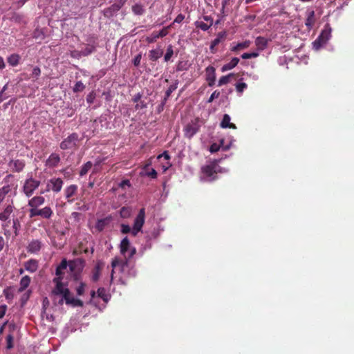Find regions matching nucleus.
<instances>
[{
  "label": "nucleus",
  "instance_id": "obj_1",
  "mask_svg": "<svg viewBox=\"0 0 354 354\" xmlns=\"http://www.w3.org/2000/svg\"><path fill=\"white\" fill-rule=\"evenodd\" d=\"M112 271L111 274V280L113 279V274L117 272L121 274L120 281L124 283V279L133 277L136 274V271L133 266H131L127 259H121L118 257H115L111 261Z\"/></svg>",
  "mask_w": 354,
  "mask_h": 354
},
{
  "label": "nucleus",
  "instance_id": "obj_2",
  "mask_svg": "<svg viewBox=\"0 0 354 354\" xmlns=\"http://www.w3.org/2000/svg\"><path fill=\"white\" fill-rule=\"evenodd\" d=\"M145 222V208H141L134 219L133 227L131 228L129 225L122 223L121 224L120 231L122 234L130 233L132 236H136L142 231Z\"/></svg>",
  "mask_w": 354,
  "mask_h": 354
},
{
  "label": "nucleus",
  "instance_id": "obj_3",
  "mask_svg": "<svg viewBox=\"0 0 354 354\" xmlns=\"http://www.w3.org/2000/svg\"><path fill=\"white\" fill-rule=\"evenodd\" d=\"M67 8H64L67 17L78 18L83 15L82 10L83 7L86 6V3H82L79 0H67Z\"/></svg>",
  "mask_w": 354,
  "mask_h": 354
},
{
  "label": "nucleus",
  "instance_id": "obj_4",
  "mask_svg": "<svg viewBox=\"0 0 354 354\" xmlns=\"http://www.w3.org/2000/svg\"><path fill=\"white\" fill-rule=\"evenodd\" d=\"M332 28L329 24H326L318 37L313 42V48L315 50H319L326 44L331 37Z\"/></svg>",
  "mask_w": 354,
  "mask_h": 354
},
{
  "label": "nucleus",
  "instance_id": "obj_5",
  "mask_svg": "<svg viewBox=\"0 0 354 354\" xmlns=\"http://www.w3.org/2000/svg\"><path fill=\"white\" fill-rule=\"evenodd\" d=\"M220 167L215 163H211L201 167V179L205 181H212L216 179V174L221 171Z\"/></svg>",
  "mask_w": 354,
  "mask_h": 354
},
{
  "label": "nucleus",
  "instance_id": "obj_6",
  "mask_svg": "<svg viewBox=\"0 0 354 354\" xmlns=\"http://www.w3.org/2000/svg\"><path fill=\"white\" fill-rule=\"evenodd\" d=\"M40 184L41 182L39 180L33 178L31 174L28 175L22 187V191L26 196L29 198L34 194V192L39 187Z\"/></svg>",
  "mask_w": 354,
  "mask_h": 354
},
{
  "label": "nucleus",
  "instance_id": "obj_7",
  "mask_svg": "<svg viewBox=\"0 0 354 354\" xmlns=\"http://www.w3.org/2000/svg\"><path fill=\"white\" fill-rule=\"evenodd\" d=\"M120 253L124 256L125 259H130L136 254V250L130 244L129 239L124 237L120 243Z\"/></svg>",
  "mask_w": 354,
  "mask_h": 354
},
{
  "label": "nucleus",
  "instance_id": "obj_8",
  "mask_svg": "<svg viewBox=\"0 0 354 354\" xmlns=\"http://www.w3.org/2000/svg\"><path fill=\"white\" fill-rule=\"evenodd\" d=\"M200 127L199 119L195 118L192 120L190 122L187 124L183 129L185 137L191 139L199 131Z\"/></svg>",
  "mask_w": 354,
  "mask_h": 354
},
{
  "label": "nucleus",
  "instance_id": "obj_9",
  "mask_svg": "<svg viewBox=\"0 0 354 354\" xmlns=\"http://www.w3.org/2000/svg\"><path fill=\"white\" fill-rule=\"evenodd\" d=\"M78 140L79 137L77 133H73L62 141L59 147L63 150L74 149L77 147Z\"/></svg>",
  "mask_w": 354,
  "mask_h": 354
},
{
  "label": "nucleus",
  "instance_id": "obj_10",
  "mask_svg": "<svg viewBox=\"0 0 354 354\" xmlns=\"http://www.w3.org/2000/svg\"><path fill=\"white\" fill-rule=\"evenodd\" d=\"M62 185L63 180L60 178H50L47 182L46 189L41 192L40 194H44L46 192H49L50 190H52L55 193H58L61 191Z\"/></svg>",
  "mask_w": 354,
  "mask_h": 354
},
{
  "label": "nucleus",
  "instance_id": "obj_11",
  "mask_svg": "<svg viewBox=\"0 0 354 354\" xmlns=\"http://www.w3.org/2000/svg\"><path fill=\"white\" fill-rule=\"evenodd\" d=\"M126 0H117L110 7L104 10V15L106 17L110 18L114 16L120 9L123 6Z\"/></svg>",
  "mask_w": 354,
  "mask_h": 354
},
{
  "label": "nucleus",
  "instance_id": "obj_12",
  "mask_svg": "<svg viewBox=\"0 0 354 354\" xmlns=\"http://www.w3.org/2000/svg\"><path fill=\"white\" fill-rule=\"evenodd\" d=\"M45 203L44 197L41 196H35L30 198L28 202V206L30 207L29 214H32L39 209Z\"/></svg>",
  "mask_w": 354,
  "mask_h": 354
},
{
  "label": "nucleus",
  "instance_id": "obj_13",
  "mask_svg": "<svg viewBox=\"0 0 354 354\" xmlns=\"http://www.w3.org/2000/svg\"><path fill=\"white\" fill-rule=\"evenodd\" d=\"M53 215V211L49 206H46L41 209H38L32 214H29L30 218L40 216L44 219H50Z\"/></svg>",
  "mask_w": 354,
  "mask_h": 354
},
{
  "label": "nucleus",
  "instance_id": "obj_14",
  "mask_svg": "<svg viewBox=\"0 0 354 354\" xmlns=\"http://www.w3.org/2000/svg\"><path fill=\"white\" fill-rule=\"evenodd\" d=\"M77 261H70L68 263L69 268L71 271H73L76 266ZM68 262L66 259L62 260L59 265L56 268V275L57 277H61V276L64 274L63 271L67 268Z\"/></svg>",
  "mask_w": 354,
  "mask_h": 354
},
{
  "label": "nucleus",
  "instance_id": "obj_15",
  "mask_svg": "<svg viewBox=\"0 0 354 354\" xmlns=\"http://www.w3.org/2000/svg\"><path fill=\"white\" fill-rule=\"evenodd\" d=\"M63 300L65 301L66 304L71 305L73 307L83 306V302L80 299H76L74 297L71 296L69 290L65 292L64 298H62L59 303L62 302Z\"/></svg>",
  "mask_w": 354,
  "mask_h": 354
},
{
  "label": "nucleus",
  "instance_id": "obj_16",
  "mask_svg": "<svg viewBox=\"0 0 354 354\" xmlns=\"http://www.w3.org/2000/svg\"><path fill=\"white\" fill-rule=\"evenodd\" d=\"M44 244L39 239L30 241L26 248L27 252L30 254H38L41 250Z\"/></svg>",
  "mask_w": 354,
  "mask_h": 354
},
{
  "label": "nucleus",
  "instance_id": "obj_17",
  "mask_svg": "<svg viewBox=\"0 0 354 354\" xmlns=\"http://www.w3.org/2000/svg\"><path fill=\"white\" fill-rule=\"evenodd\" d=\"M171 26L172 24L163 28L158 32H153L149 37H147V41L148 43H153L155 42L157 39L167 36L168 35V29H169L171 27Z\"/></svg>",
  "mask_w": 354,
  "mask_h": 354
},
{
  "label": "nucleus",
  "instance_id": "obj_18",
  "mask_svg": "<svg viewBox=\"0 0 354 354\" xmlns=\"http://www.w3.org/2000/svg\"><path fill=\"white\" fill-rule=\"evenodd\" d=\"M205 80L209 86H212L216 81V69L212 66H209L205 68Z\"/></svg>",
  "mask_w": 354,
  "mask_h": 354
},
{
  "label": "nucleus",
  "instance_id": "obj_19",
  "mask_svg": "<svg viewBox=\"0 0 354 354\" xmlns=\"http://www.w3.org/2000/svg\"><path fill=\"white\" fill-rule=\"evenodd\" d=\"M8 166L14 172L19 173L23 171L25 167V162L23 160H11L8 162Z\"/></svg>",
  "mask_w": 354,
  "mask_h": 354
},
{
  "label": "nucleus",
  "instance_id": "obj_20",
  "mask_svg": "<svg viewBox=\"0 0 354 354\" xmlns=\"http://www.w3.org/2000/svg\"><path fill=\"white\" fill-rule=\"evenodd\" d=\"M61 280H62V277H56L53 279V281L56 283V286L53 289V293L55 295H62V298H64L65 292L68 290V289L65 288L64 287V285L62 283Z\"/></svg>",
  "mask_w": 354,
  "mask_h": 354
},
{
  "label": "nucleus",
  "instance_id": "obj_21",
  "mask_svg": "<svg viewBox=\"0 0 354 354\" xmlns=\"http://www.w3.org/2000/svg\"><path fill=\"white\" fill-rule=\"evenodd\" d=\"M39 268V262L37 260L31 259L24 263V269L30 272H35Z\"/></svg>",
  "mask_w": 354,
  "mask_h": 354
},
{
  "label": "nucleus",
  "instance_id": "obj_22",
  "mask_svg": "<svg viewBox=\"0 0 354 354\" xmlns=\"http://www.w3.org/2000/svg\"><path fill=\"white\" fill-rule=\"evenodd\" d=\"M315 23V12L314 10H307L305 25L310 30Z\"/></svg>",
  "mask_w": 354,
  "mask_h": 354
},
{
  "label": "nucleus",
  "instance_id": "obj_23",
  "mask_svg": "<svg viewBox=\"0 0 354 354\" xmlns=\"http://www.w3.org/2000/svg\"><path fill=\"white\" fill-rule=\"evenodd\" d=\"M159 234H160V232H159L158 230H153L149 234H147L145 236L146 243L145 244V245H143L142 249L145 250L151 248V239H156L159 236Z\"/></svg>",
  "mask_w": 354,
  "mask_h": 354
},
{
  "label": "nucleus",
  "instance_id": "obj_24",
  "mask_svg": "<svg viewBox=\"0 0 354 354\" xmlns=\"http://www.w3.org/2000/svg\"><path fill=\"white\" fill-rule=\"evenodd\" d=\"M77 191V186L76 185H71L67 187L64 190L65 197L68 200V202L71 203L73 200L71 199Z\"/></svg>",
  "mask_w": 354,
  "mask_h": 354
},
{
  "label": "nucleus",
  "instance_id": "obj_25",
  "mask_svg": "<svg viewBox=\"0 0 354 354\" xmlns=\"http://www.w3.org/2000/svg\"><path fill=\"white\" fill-rule=\"evenodd\" d=\"M231 118L228 114H224L223 120L221 122L220 127L223 129H236V127L234 124L230 122Z\"/></svg>",
  "mask_w": 354,
  "mask_h": 354
},
{
  "label": "nucleus",
  "instance_id": "obj_26",
  "mask_svg": "<svg viewBox=\"0 0 354 354\" xmlns=\"http://www.w3.org/2000/svg\"><path fill=\"white\" fill-rule=\"evenodd\" d=\"M270 40L263 37H257L255 39V45L259 50H263L268 46Z\"/></svg>",
  "mask_w": 354,
  "mask_h": 354
},
{
  "label": "nucleus",
  "instance_id": "obj_27",
  "mask_svg": "<svg viewBox=\"0 0 354 354\" xmlns=\"http://www.w3.org/2000/svg\"><path fill=\"white\" fill-rule=\"evenodd\" d=\"M163 55V50L160 48L152 49L149 52V58L151 61L156 62Z\"/></svg>",
  "mask_w": 354,
  "mask_h": 354
},
{
  "label": "nucleus",
  "instance_id": "obj_28",
  "mask_svg": "<svg viewBox=\"0 0 354 354\" xmlns=\"http://www.w3.org/2000/svg\"><path fill=\"white\" fill-rule=\"evenodd\" d=\"M60 161L59 156L57 153H52L46 160V165L49 167H55L57 166Z\"/></svg>",
  "mask_w": 354,
  "mask_h": 354
},
{
  "label": "nucleus",
  "instance_id": "obj_29",
  "mask_svg": "<svg viewBox=\"0 0 354 354\" xmlns=\"http://www.w3.org/2000/svg\"><path fill=\"white\" fill-rule=\"evenodd\" d=\"M14 208L15 207L12 205H8L3 211L0 213V220L2 221H7L10 218V214L12 213Z\"/></svg>",
  "mask_w": 354,
  "mask_h": 354
},
{
  "label": "nucleus",
  "instance_id": "obj_30",
  "mask_svg": "<svg viewBox=\"0 0 354 354\" xmlns=\"http://www.w3.org/2000/svg\"><path fill=\"white\" fill-rule=\"evenodd\" d=\"M226 37V32H220L217 35L216 38H215L213 41L211 42L210 45V50L212 53H214V48L223 39H225Z\"/></svg>",
  "mask_w": 354,
  "mask_h": 354
},
{
  "label": "nucleus",
  "instance_id": "obj_31",
  "mask_svg": "<svg viewBox=\"0 0 354 354\" xmlns=\"http://www.w3.org/2000/svg\"><path fill=\"white\" fill-rule=\"evenodd\" d=\"M111 218L109 217H106L102 219H98L96 222L95 228L98 232H102L106 227V226L110 223Z\"/></svg>",
  "mask_w": 354,
  "mask_h": 354
},
{
  "label": "nucleus",
  "instance_id": "obj_32",
  "mask_svg": "<svg viewBox=\"0 0 354 354\" xmlns=\"http://www.w3.org/2000/svg\"><path fill=\"white\" fill-rule=\"evenodd\" d=\"M131 10L133 13L135 15L140 16L144 15L145 12V7L142 4L140 3H136L134 5L132 6Z\"/></svg>",
  "mask_w": 354,
  "mask_h": 354
},
{
  "label": "nucleus",
  "instance_id": "obj_33",
  "mask_svg": "<svg viewBox=\"0 0 354 354\" xmlns=\"http://www.w3.org/2000/svg\"><path fill=\"white\" fill-rule=\"evenodd\" d=\"M239 62V58L233 57L229 63L225 64L222 66L221 71L223 72H225V71L232 69L238 64Z\"/></svg>",
  "mask_w": 354,
  "mask_h": 354
},
{
  "label": "nucleus",
  "instance_id": "obj_34",
  "mask_svg": "<svg viewBox=\"0 0 354 354\" xmlns=\"http://www.w3.org/2000/svg\"><path fill=\"white\" fill-rule=\"evenodd\" d=\"M30 280V277L28 275L23 277L20 280L19 290L20 292L25 290L29 286Z\"/></svg>",
  "mask_w": 354,
  "mask_h": 354
},
{
  "label": "nucleus",
  "instance_id": "obj_35",
  "mask_svg": "<svg viewBox=\"0 0 354 354\" xmlns=\"http://www.w3.org/2000/svg\"><path fill=\"white\" fill-rule=\"evenodd\" d=\"M20 58L18 54H12L8 57V63L12 66H16L19 64Z\"/></svg>",
  "mask_w": 354,
  "mask_h": 354
},
{
  "label": "nucleus",
  "instance_id": "obj_36",
  "mask_svg": "<svg viewBox=\"0 0 354 354\" xmlns=\"http://www.w3.org/2000/svg\"><path fill=\"white\" fill-rule=\"evenodd\" d=\"M101 269H102L101 264L100 263H97L95 265V266L93 270V273H92L91 278L93 281H97L100 279Z\"/></svg>",
  "mask_w": 354,
  "mask_h": 354
},
{
  "label": "nucleus",
  "instance_id": "obj_37",
  "mask_svg": "<svg viewBox=\"0 0 354 354\" xmlns=\"http://www.w3.org/2000/svg\"><path fill=\"white\" fill-rule=\"evenodd\" d=\"M96 50V46L95 45L88 44L87 45L84 49H82V55H83L84 57L88 56L91 55V53H94Z\"/></svg>",
  "mask_w": 354,
  "mask_h": 354
},
{
  "label": "nucleus",
  "instance_id": "obj_38",
  "mask_svg": "<svg viewBox=\"0 0 354 354\" xmlns=\"http://www.w3.org/2000/svg\"><path fill=\"white\" fill-rule=\"evenodd\" d=\"M11 189L10 185H4L0 188V204L4 200L6 196L10 192Z\"/></svg>",
  "mask_w": 354,
  "mask_h": 354
},
{
  "label": "nucleus",
  "instance_id": "obj_39",
  "mask_svg": "<svg viewBox=\"0 0 354 354\" xmlns=\"http://www.w3.org/2000/svg\"><path fill=\"white\" fill-rule=\"evenodd\" d=\"M93 164L91 161L86 162L81 168L80 171V176H85L88 171L91 169Z\"/></svg>",
  "mask_w": 354,
  "mask_h": 354
},
{
  "label": "nucleus",
  "instance_id": "obj_40",
  "mask_svg": "<svg viewBox=\"0 0 354 354\" xmlns=\"http://www.w3.org/2000/svg\"><path fill=\"white\" fill-rule=\"evenodd\" d=\"M120 214L123 218H129L131 214V209L129 207H122L120 209Z\"/></svg>",
  "mask_w": 354,
  "mask_h": 354
},
{
  "label": "nucleus",
  "instance_id": "obj_41",
  "mask_svg": "<svg viewBox=\"0 0 354 354\" xmlns=\"http://www.w3.org/2000/svg\"><path fill=\"white\" fill-rule=\"evenodd\" d=\"M232 77H234V74L233 73H230V74H228L227 75L222 76L219 79V80H218V86H223L224 84H227L228 82H230V79Z\"/></svg>",
  "mask_w": 354,
  "mask_h": 354
},
{
  "label": "nucleus",
  "instance_id": "obj_42",
  "mask_svg": "<svg viewBox=\"0 0 354 354\" xmlns=\"http://www.w3.org/2000/svg\"><path fill=\"white\" fill-rule=\"evenodd\" d=\"M97 293V296L102 299L105 302H107L109 299V295L106 293V291L104 288H98Z\"/></svg>",
  "mask_w": 354,
  "mask_h": 354
},
{
  "label": "nucleus",
  "instance_id": "obj_43",
  "mask_svg": "<svg viewBox=\"0 0 354 354\" xmlns=\"http://www.w3.org/2000/svg\"><path fill=\"white\" fill-rule=\"evenodd\" d=\"M173 55H174L173 46H172V45L169 44L167 47L166 53L165 54V56H164V61L166 62H169L170 60V59L171 58V57L173 56Z\"/></svg>",
  "mask_w": 354,
  "mask_h": 354
},
{
  "label": "nucleus",
  "instance_id": "obj_44",
  "mask_svg": "<svg viewBox=\"0 0 354 354\" xmlns=\"http://www.w3.org/2000/svg\"><path fill=\"white\" fill-rule=\"evenodd\" d=\"M195 26L196 28H198L203 31H207L211 27V24H208L201 21H196Z\"/></svg>",
  "mask_w": 354,
  "mask_h": 354
},
{
  "label": "nucleus",
  "instance_id": "obj_45",
  "mask_svg": "<svg viewBox=\"0 0 354 354\" xmlns=\"http://www.w3.org/2000/svg\"><path fill=\"white\" fill-rule=\"evenodd\" d=\"M250 41H245L244 42L239 43L232 48V51H237L241 49L246 48L249 46Z\"/></svg>",
  "mask_w": 354,
  "mask_h": 354
},
{
  "label": "nucleus",
  "instance_id": "obj_46",
  "mask_svg": "<svg viewBox=\"0 0 354 354\" xmlns=\"http://www.w3.org/2000/svg\"><path fill=\"white\" fill-rule=\"evenodd\" d=\"M177 86L178 82H176L174 84L169 86V87L165 92L166 98H169L171 93L174 92L177 88Z\"/></svg>",
  "mask_w": 354,
  "mask_h": 354
},
{
  "label": "nucleus",
  "instance_id": "obj_47",
  "mask_svg": "<svg viewBox=\"0 0 354 354\" xmlns=\"http://www.w3.org/2000/svg\"><path fill=\"white\" fill-rule=\"evenodd\" d=\"M84 84L81 81H78L75 83L73 87V91L75 93L80 92L82 91L84 89Z\"/></svg>",
  "mask_w": 354,
  "mask_h": 354
},
{
  "label": "nucleus",
  "instance_id": "obj_48",
  "mask_svg": "<svg viewBox=\"0 0 354 354\" xmlns=\"http://www.w3.org/2000/svg\"><path fill=\"white\" fill-rule=\"evenodd\" d=\"M259 56V53L256 52L252 53H245L241 55L242 59H251L254 58Z\"/></svg>",
  "mask_w": 354,
  "mask_h": 354
},
{
  "label": "nucleus",
  "instance_id": "obj_49",
  "mask_svg": "<svg viewBox=\"0 0 354 354\" xmlns=\"http://www.w3.org/2000/svg\"><path fill=\"white\" fill-rule=\"evenodd\" d=\"M188 67L187 63L185 62H179L176 66L177 71H183L187 70Z\"/></svg>",
  "mask_w": 354,
  "mask_h": 354
},
{
  "label": "nucleus",
  "instance_id": "obj_50",
  "mask_svg": "<svg viewBox=\"0 0 354 354\" xmlns=\"http://www.w3.org/2000/svg\"><path fill=\"white\" fill-rule=\"evenodd\" d=\"M6 343H7V348L10 349L13 347V336L11 334H9L6 337Z\"/></svg>",
  "mask_w": 354,
  "mask_h": 354
},
{
  "label": "nucleus",
  "instance_id": "obj_51",
  "mask_svg": "<svg viewBox=\"0 0 354 354\" xmlns=\"http://www.w3.org/2000/svg\"><path fill=\"white\" fill-rule=\"evenodd\" d=\"M11 19H12V21H13L15 22H17V23L24 22V17H23V16L21 15L17 14V13H15L12 15Z\"/></svg>",
  "mask_w": 354,
  "mask_h": 354
},
{
  "label": "nucleus",
  "instance_id": "obj_52",
  "mask_svg": "<svg viewBox=\"0 0 354 354\" xmlns=\"http://www.w3.org/2000/svg\"><path fill=\"white\" fill-rule=\"evenodd\" d=\"M220 96V92L218 91H214L212 95H210V97H209V99L207 100V103H211L213 102V100L214 99H216L218 98V97Z\"/></svg>",
  "mask_w": 354,
  "mask_h": 354
},
{
  "label": "nucleus",
  "instance_id": "obj_53",
  "mask_svg": "<svg viewBox=\"0 0 354 354\" xmlns=\"http://www.w3.org/2000/svg\"><path fill=\"white\" fill-rule=\"evenodd\" d=\"M247 84L243 82L238 83L236 84V88L238 92L242 93L244 89L247 88Z\"/></svg>",
  "mask_w": 354,
  "mask_h": 354
},
{
  "label": "nucleus",
  "instance_id": "obj_54",
  "mask_svg": "<svg viewBox=\"0 0 354 354\" xmlns=\"http://www.w3.org/2000/svg\"><path fill=\"white\" fill-rule=\"evenodd\" d=\"M71 57L76 59H80L83 56L81 50H72L70 53Z\"/></svg>",
  "mask_w": 354,
  "mask_h": 354
},
{
  "label": "nucleus",
  "instance_id": "obj_55",
  "mask_svg": "<svg viewBox=\"0 0 354 354\" xmlns=\"http://www.w3.org/2000/svg\"><path fill=\"white\" fill-rule=\"evenodd\" d=\"M141 59H142V54L141 53L138 54L133 59V65L135 66H138L140 64Z\"/></svg>",
  "mask_w": 354,
  "mask_h": 354
},
{
  "label": "nucleus",
  "instance_id": "obj_56",
  "mask_svg": "<svg viewBox=\"0 0 354 354\" xmlns=\"http://www.w3.org/2000/svg\"><path fill=\"white\" fill-rule=\"evenodd\" d=\"M232 141H233V140H232L229 145H224V140H223V139H221V140H220V144H219L218 145H220V146H221V148H222V149H223V151H227V150H229V149H230V148L231 147V145H232Z\"/></svg>",
  "mask_w": 354,
  "mask_h": 354
},
{
  "label": "nucleus",
  "instance_id": "obj_57",
  "mask_svg": "<svg viewBox=\"0 0 354 354\" xmlns=\"http://www.w3.org/2000/svg\"><path fill=\"white\" fill-rule=\"evenodd\" d=\"M41 74V70L38 66H35L33 68L32 71V76L37 78Z\"/></svg>",
  "mask_w": 354,
  "mask_h": 354
},
{
  "label": "nucleus",
  "instance_id": "obj_58",
  "mask_svg": "<svg viewBox=\"0 0 354 354\" xmlns=\"http://www.w3.org/2000/svg\"><path fill=\"white\" fill-rule=\"evenodd\" d=\"M221 149V146L216 143H213L209 147V151L211 153L217 152Z\"/></svg>",
  "mask_w": 354,
  "mask_h": 354
},
{
  "label": "nucleus",
  "instance_id": "obj_59",
  "mask_svg": "<svg viewBox=\"0 0 354 354\" xmlns=\"http://www.w3.org/2000/svg\"><path fill=\"white\" fill-rule=\"evenodd\" d=\"M7 310V306L6 305H1L0 306V319H2L6 312Z\"/></svg>",
  "mask_w": 354,
  "mask_h": 354
},
{
  "label": "nucleus",
  "instance_id": "obj_60",
  "mask_svg": "<svg viewBox=\"0 0 354 354\" xmlns=\"http://www.w3.org/2000/svg\"><path fill=\"white\" fill-rule=\"evenodd\" d=\"M184 19H185V16L182 14H179L175 18L173 24H174V23L180 24L183 21Z\"/></svg>",
  "mask_w": 354,
  "mask_h": 354
},
{
  "label": "nucleus",
  "instance_id": "obj_61",
  "mask_svg": "<svg viewBox=\"0 0 354 354\" xmlns=\"http://www.w3.org/2000/svg\"><path fill=\"white\" fill-rule=\"evenodd\" d=\"M84 292V284L82 283L77 288V293L78 295H83Z\"/></svg>",
  "mask_w": 354,
  "mask_h": 354
},
{
  "label": "nucleus",
  "instance_id": "obj_62",
  "mask_svg": "<svg viewBox=\"0 0 354 354\" xmlns=\"http://www.w3.org/2000/svg\"><path fill=\"white\" fill-rule=\"evenodd\" d=\"M147 176L152 178H157V172L154 169H151V170L149 172H147Z\"/></svg>",
  "mask_w": 354,
  "mask_h": 354
},
{
  "label": "nucleus",
  "instance_id": "obj_63",
  "mask_svg": "<svg viewBox=\"0 0 354 354\" xmlns=\"http://www.w3.org/2000/svg\"><path fill=\"white\" fill-rule=\"evenodd\" d=\"M147 107V104L145 102L141 101L139 104L136 105V109H145Z\"/></svg>",
  "mask_w": 354,
  "mask_h": 354
},
{
  "label": "nucleus",
  "instance_id": "obj_64",
  "mask_svg": "<svg viewBox=\"0 0 354 354\" xmlns=\"http://www.w3.org/2000/svg\"><path fill=\"white\" fill-rule=\"evenodd\" d=\"M142 97V94L140 93H138L136 95H134L133 98V101L134 102H138Z\"/></svg>",
  "mask_w": 354,
  "mask_h": 354
}]
</instances>
